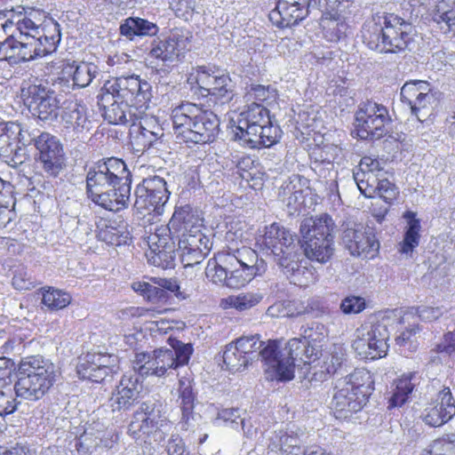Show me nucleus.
<instances>
[{"mask_svg":"<svg viewBox=\"0 0 455 455\" xmlns=\"http://www.w3.org/2000/svg\"><path fill=\"white\" fill-rule=\"evenodd\" d=\"M132 174L116 157L99 162L87 173L86 188L92 200L102 208L118 212L128 206Z\"/></svg>","mask_w":455,"mask_h":455,"instance_id":"obj_1","label":"nucleus"},{"mask_svg":"<svg viewBox=\"0 0 455 455\" xmlns=\"http://www.w3.org/2000/svg\"><path fill=\"white\" fill-rule=\"evenodd\" d=\"M412 25L394 13H386L367 22L363 30V43L379 53L404 52L411 38Z\"/></svg>","mask_w":455,"mask_h":455,"instance_id":"obj_2","label":"nucleus"},{"mask_svg":"<svg viewBox=\"0 0 455 455\" xmlns=\"http://www.w3.org/2000/svg\"><path fill=\"white\" fill-rule=\"evenodd\" d=\"M374 380L364 368H356L353 372L336 381L331 409L336 419H346L361 411L374 390Z\"/></svg>","mask_w":455,"mask_h":455,"instance_id":"obj_3","label":"nucleus"},{"mask_svg":"<svg viewBox=\"0 0 455 455\" xmlns=\"http://www.w3.org/2000/svg\"><path fill=\"white\" fill-rule=\"evenodd\" d=\"M235 343L250 363L260 357L277 380L292 379L291 361L285 356L291 353L298 355L299 341L290 339L285 347L280 349L279 341L268 340L265 344L258 336L251 335L236 339Z\"/></svg>","mask_w":455,"mask_h":455,"instance_id":"obj_4","label":"nucleus"},{"mask_svg":"<svg viewBox=\"0 0 455 455\" xmlns=\"http://www.w3.org/2000/svg\"><path fill=\"white\" fill-rule=\"evenodd\" d=\"M168 341L171 348L161 347L152 353L136 354L132 367L140 378L164 377L188 363L193 352L191 344H184L176 339Z\"/></svg>","mask_w":455,"mask_h":455,"instance_id":"obj_5","label":"nucleus"},{"mask_svg":"<svg viewBox=\"0 0 455 455\" xmlns=\"http://www.w3.org/2000/svg\"><path fill=\"white\" fill-rule=\"evenodd\" d=\"M44 17V12L28 8L20 25V37L27 39L33 60L53 52L60 41V25L51 20L42 27Z\"/></svg>","mask_w":455,"mask_h":455,"instance_id":"obj_6","label":"nucleus"},{"mask_svg":"<svg viewBox=\"0 0 455 455\" xmlns=\"http://www.w3.org/2000/svg\"><path fill=\"white\" fill-rule=\"evenodd\" d=\"M263 245L280 267L294 272L299 270L296 235L277 223L266 228Z\"/></svg>","mask_w":455,"mask_h":455,"instance_id":"obj_7","label":"nucleus"},{"mask_svg":"<svg viewBox=\"0 0 455 455\" xmlns=\"http://www.w3.org/2000/svg\"><path fill=\"white\" fill-rule=\"evenodd\" d=\"M20 97L34 117L45 123L58 119L61 96L47 84L25 83L21 87Z\"/></svg>","mask_w":455,"mask_h":455,"instance_id":"obj_8","label":"nucleus"},{"mask_svg":"<svg viewBox=\"0 0 455 455\" xmlns=\"http://www.w3.org/2000/svg\"><path fill=\"white\" fill-rule=\"evenodd\" d=\"M388 339L387 320L372 317L356 330L353 347L362 358L375 360L387 355Z\"/></svg>","mask_w":455,"mask_h":455,"instance_id":"obj_9","label":"nucleus"},{"mask_svg":"<svg viewBox=\"0 0 455 455\" xmlns=\"http://www.w3.org/2000/svg\"><path fill=\"white\" fill-rule=\"evenodd\" d=\"M220 261L230 266L231 280L229 284L233 289L244 286L256 275L266 270L263 259L259 260L257 252L250 247L243 246L235 250H229L227 253L219 255Z\"/></svg>","mask_w":455,"mask_h":455,"instance_id":"obj_10","label":"nucleus"},{"mask_svg":"<svg viewBox=\"0 0 455 455\" xmlns=\"http://www.w3.org/2000/svg\"><path fill=\"white\" fill-rule=\"evenodd\" d=\"M401 100L406 103L413 116L423 122L432 115L436 104L435 93L430 84L423 80L406 82L401 88Z\"/></svg>","mask_w":455,"mask_h":455,"instance_id":"obj_11","label":"nucleus"},{"mask_svg":"<svg viewBox=\"0 0 455 455\" xmlns=\"http://www.w3.org/2000/svg\"><path fill=\"white\" fill-rule=\"evenodd\" d=\"M110 88L115 97L130 102L135 110H140V113L148 110L152 99L151 85L138 76L119 77Z\"/></svg>","mask_w":455,"mask_h":455,"instance_id":"obj_12","label":"nucleus"},{"mask_svg":"<svg viewBox=\"0 0 455 455\" xmlns=\"http://www.w3.org/2000/svg\"><path fill=\"white\" fill-rule=\"evenodd\" d=\"M196 82L202 95H211L221 100L230 101L234 96V86L228 74L216 68L201 66L196 69Z\"/></svg>","mask_w":455,"mask_h":455,"instance_id":"obj_13","label":"nucleus"},{"mask_svg":"<svg viewBox=\"0 0 455 455\" xmlns=\"http://www.w3.org/2000/svg\"><path fill=\"white\" fill-rule=\"evenodd\" d=\"M165 180L159 176L144 179L135 189V207L139 211L158 212L169 199Z\"/></svg>","mask_w":455,"mask_h":455,"instance_id":"obj_14","label":"nucleus"},{"mask_svg":"<svg viewBox=\"0 0 455 455\" xmlns=\"http://www.w3.org/2000/svg\"><path fill=\"white\" fill-rule=\"evenodd\" d=\"M177 253L184 267L201 263L212 249V242L202 230L177 235Z\"/></svg>","mask_w":455,"mask_h":455,"instance_id":"obj_15","label":"nucleus"},{"mask_svg":"<svg viewBox=\"0 0 455 455\" xmlns=\"http://www.w3.org/2000/svg\"><path fill=\"white\" fill-rule=\"evenodd\" d=\"M141 378L132 370L123 375L109 398V406L113 411H129L139 402L142 391Z\"/></svg>","mask_w":455,"mask_h":455,"instance_id":"obj_16","label":"nucleus"},{"mask_svg":"<svg viewBox=\"0 0 455 455\" xmlns=\"http://www.w3.org/2000/svg\"><path fill=\"white\" fill-rule=\"evenodd\" d=\"M454 416V397L450 387H443L435 399L426 404L420 417L427 425L437 427L450 421Z\"/></svg>","mask_w":455,"mask_h":455,"instance_id":"obj_17","label":"nucleus"},{"mask_svg":"<svg viewBox=\"0 0 455 455\" xmlns=\"http://www.w3.org/2000/svg\"><path fill=\"white\" fill-rule=\"evenodd\" d=\"M310 8H314L312 0H278L268 16L276 27L288 28L306 19Z\"/></svg>","mask_w":455,"mask_h":455,"instance_id":"obj_18","label":"nucleus"},{"mask_svg":"<svg viewBox=\"0 0 455 455\" xmlns=\"http://www.w3.org/2000/svg\"><path fill=\"white\" fill-rule=\"evenodd\" d=\"M268 110L262 104L251 102L246 111L243 112L246 121L247 129L241 125L233 124L228 127V133L230 140H243V142H255L251 134L257 132L259 128L261 132L266 124L269 122Z\"/></svg>","mask_w":455,"mask_h":455,"instance_id":"obj_19","label":"nucleus"},{"mask_svg":"<svg viewBox=\"0 0 455 455\" xmlns=\"http://www.w3.org/2000/svg\"><path fill=\"white\" fill-rule=\"evenodd\" d=\"M334 222L327 214L319 217L304 219L299 227L302 236V243H309L310 241H316L317 244L322 242H331L334 247Z\"/></svg>","mask_w":455,"mask_h":455,"instance_id":"obj_20","label":"nucleus"},{"mask_svg":"<svg viewBox=\"0 0 455 455\" xmlns=\"http://www.w3.org/2000/svg\"><path fill=\"white\" fill-rule=\"evenodd\" d=\"M160 410L155 402H143L134 412L128 434L135 439L148 435L158 423Z\"/></svg>","mask_w":455,"mask_h":455,"instance_id":"obj_21","label":"nucleus"},{"mask_svg":"<svg viewBox=\"0 0 455 455\" xmlns=\"http://www.w3.org/2000/svg\"><path fill=\"white\" fill-rule=\"evenodd\" d=\"M57 378L51 377H25L18 376L14 385L15 394L28 401H38L42 399L56 382Z\"/></svg>","mask_w":455,"mask_h":455,"instance_id":"obj_22","label":"nucleus"},{"mask_svg":"<svg viewBox=\"0 0 455 455\" xmlns=\"http://www.w3.org/2000/svg\"><path fill=\"white\" fill-rule=\"evenodd\" d=\"M184 39H180L178 33H172L166 39L154 40L151 44V49L148 52V60L153 65V60H160L164 63L172 62L182 49L185 48Z\"/></svg>","mask_w":455,"mask_h":455,"instance_id":"obj_23","label":"nucleus"},{"mask_svg":"<svg viewBox=\"0 0 455 455\" xmlns=\"http://www.w3.org/2000/svg\"><path fill=\"white\" fill-rule=\"evenodd\" d=\"M171 231L177 236L185 233L199 231L203 226V218L197 209L189 204L176 207L169 221Z\"/></svg>","mask_w":455,"mask_h":455,"instance_id":"obj_24","label":"nucleus"},{"mask_svg":"<svg viewBox=\"0 0 455 455\" xmlns=\"http://www.w3.org/2000/svg\"><path fill=\"white\" fill-rule=\"evenodd\" d=\"M33 60L27 39L20 37V32L16 31L0 45V60H8L10 63L18 64Z\"/></svg>","mask_w":455,"mask_h":455,"instance_id":"obj_25","label":"nucleus"},{"mask_svg":"<svg viewBox=\"0 0 455 455\" xmlns=\"http://www.w3.org/2000/svg\"><path fill=\"white\" fill-rule=\"evenodd\" d=\"M198 112V108L192 104H183L172 110V126L177 139L181 138L183 142L188 140V137H193L195 116Z\"/></svg>","mask_w":455,"mask_h":455,"instance_id":"obj_26","label":"nucleus"},{"mask_svg":"<svg viewBox=\"0 0 455 455\" xmlns=\"http://www.w3.org/2000/svg\"><path fill=\"white\" fill-rule=\"evenodd\" d=\"M193 137H188L185 142H212L214 132L219 126V119L212 112H203L198 108L195 116Z\"/></svg>","mask_w":455,"mask_h":455,"instance_id":"obj_27","label":"nucleus"},{"mask_svg":"<svg viewBox=\"0 0 455 455\" xmlns=\"http://www.w3.org/2000/svg\"><path fill=\"white\" fill-rule=\"evenodd\" d=\"M57 378L58 370L54 363L42 355H31L23 358L20 364L17 376Z\"/></svg>","mask_w":455,"mask_h":455,"instance_id":"obj_28","label":"nucleus"},{"mask_svg":"<svg viewBox=\"0 0 455 455\" xmlns=\"http://www.w3.org/2000/svg\"><path fill=\"white\" fill-rule=\"evenodd\" d=\"M39 151V159L50 175L57 176L65 164V155L61 144H35Z\"/></svg>","mask_w":455,"mask_h":455,"instance_id":"obj_29","label":"nucleus"},{"mask_svg":"<svg viewBox=\"0 0 455 455\" xmlns=\"http://www.w3.org/2000/svg\"><path fill=\"white\" fill-rule=\"evenodd\" d=\"M387 110L383 105H379L373 101H367L360 108L355 114L354 130L351 134L354 138L367 140L368 132H366L365 123L367 120L372 119L375 116H381V115L387 114Z\"/></svg>","mask_w":455,"mask_h":455,"instance_id":"obj_30","label":"nucleus"},{"mask_svg":"<svg viewBox=\"0 0 455 455\" xmlns=\"http://www.w3.org/2000/svg\"><path fill=\"white\" fill-rule=\"evenodd\" d=\"M420 376L417 371L404 372L395 380V389L389 398V405L392 407L402 406L409 398L414 387L419 384Z\"/></svg>","mask_w":455,"mask_h":455,"instance_id":"obj_31","label":"nucleus"},{"mask_svg":"<svg viewBox=\"0 0 455 455\" xmlns=\"http://www.w3.org/2000/svg\"><path fill=\"white\" fill-rule=\"evenodd\" d=\"M345 355L344 347L334 345L330 352L325 355L320 368L318 370L315 368L311 379L315 381L326 380L329 376L334 374L341 367Z\"/></svg>","mask_w":455,"mask_h":455,"instance_id":"obj_32","label":"nucleus"},{"mask_svg":"<svg viewBox=\"0 0 455 455\" xmlns=\"http://www.w3.org/2000/svg\"><path fill=\"white\" fill-rule=\"evenodd\" d=\"M320 26L324 38L329 42H339L346 36L347 24L339 12L322 14Z\"/></svg>","mask_w":455,"mask_h":455,"instance_id":"obj_33","label":"nucleus"},{"mask_svg":"<svg viewBox=\"0 0 455 455\" xmlns=\"http://www.w3.org/2000/svg\"><path fill=\"white\" fill-rule=\"evenodd\" d=\"M31 134L24 131L17 123H0V142H22L29 140L30 142H50L52 137L49 133H41L37 138H30Z\"/></svg>","mask_w":455,"mask_h":455,"instance_id":"obj_34","label":"nucleus"},{"mask_svg":"<svg viewBox=\"0 0 455 455\" xmlns=\"http://www.w3.org/2000/svg\"><path fill=\"white\" fill-rule=\"evenodd\" d=\"M98 239L108 244L120 246L126 244L131 240L130 232L124 224L104 222L98 226Z\"/></svg>","mask_w":455,"mask_h":455,"instance_id":"obj_35","label":"nucleus"},{"mask_svg":"<svg viewBox=\"0 0 455 455\" xmlns=\"http://www.w3.org/2000/svg\"><path fill=\"white\" fill-rule=\"evenodd\" d=\"M177 239L178 236L171 231V225L169 223L167 226L156 228L155 233L148 236V243L152 251L161 257L162 254L172 251Z\"/></svg>","mask_w":455,"mask_h":455,"instance_id":"obj_36","label":"nucleus"},{"mask_svg":"<svg viewBox=\"0 0 455 455\" xmlns=\"http://www.w3.org/2000/svg\"><path fill=\"white\" fill-rule=\"evenodd\" d=\"M403 218L407 220V226L404 232V237L400 244V252L409 254L419 245L421 229L419 220L416 218V213L407 211L403 213Z\"/></svg>","mask_w":455,"mask_h":455,"instance_id":"obj_37","label":"nucleus"},{"mask_svg":"<svg viewBox=\"0 0 455 455\" xmlns=\"http://www.w3.org/2000/svg\"><path fill=\"white\" fill-rule=\"evenodd\" d=\"M90 357L91 355H87L84 362L76 366V373L82 379L100 383L112 373V369L102 363L91 362Z\"/></svg>","mask_w":455,"mask_h":455,"instance_id":"obj_38","label":"nucleus"},{"mask_svg":"<svg viewBox=\"0 0 455 455\" xmlns=\"http://www.w3.org/2000/svg\"><path fill=\"white\" fill-rule=\"evenodd\" d=\"M121 103H114L107 112L110 123L114 124H134L135 121L140 119L145 113L140 110H135L129 102L121 100Z\"/></svg>","mask_w":455,"mask_h":455,"instance_id":"obj_39","label":"nucleus"},{"mask_svg":"<svg viewBox=\"0 0 455 455\" xmlns=\"http://www.w3.org/2000/svg\"><path fill=\"white\" fill-rule=\"evenodd\" d=\"M158 28L155 23L140 18H128L120 26V32L123 36L132 38L134 36H155Z\"/></svg>","mask_w":455,"mask_h":455,"instance_id":"obj_40","label":"nucleus"},{"mask_svg":"<svg viewBox=\"0 0 455 455\" xmlns=\"http://www.w3.org/2000/svg\"><path fill=\"white\" fill-rule=\"evenodd\" d=\"M261 299L262 296L259 293L243 292L222 299L220 306L223 309L235 308L238 311H245L258 305Z\"/></svg>","mask_w":455,"mask_h":455,"instance_id":"obj_41","label":"nucleus"},{"mask_svg":"<svg viewBox=\"0 0 455 455\" xmlns=\"http://www.w3.org/2000/svg\"><path fill=\"white\" fill-rule=\"evenodd\" d=\"M244 100L246 103L258 102L267 106L275 103L278 98L277 91L270 85L251 84L245 88Z\"/></svg>","mask_w":455,"mask_h":455,"instance_id":"obj_42","label":"nucleus"},{"mask_svg":"<svg viewBox=\"0 0 455 455\" xmlns=\"http://www.w3.org/2000/svg\"><path fill=\"white\" fill-rule=\"evenodd\" d=\"M269 448L272 451H280L287 454H295V450H299V438L294 435L288 434L287 431H275L269 437Z\"/></svg>","mask_w":455,"mask_h":455,"instance_id":"obj_43","label":"nucleus"},{"mask_svg":"<svg viewBox=\"0 0 455 455\" xmlns=\"http://www.w3.org/2000/svg\"><path fill=\"white\" fill-rule=\"evenodd\" d=\"M71 295L66 291L52 287L42 289V303L49 310L55 311L65 308L71 302Z\"/></svg>","mask_w":455,"mask_h":455,"instance_id":"obj_44","label":"nucleus"},{"mask_svg":"<svg viewBox=\"0 0 455 455\" xmlns=\"http://www.w3.org/2000/svg\"><path fill=\"white\" fill-rule=\"evenodd\" d=\"M301 247L304 249V253L308 259L319 263L329 261L334 252V247L328 241H323L321 244H317L316 241H310L309 243H302Z\"/></svg>","mask_w":455,"mask_h":455,"instance_id":"obj_45","label":"nucleus"},{"mask_svg":"<svg viewBox=\"0 0 455 455\" xmlns=\"http://www.w3.org/2000/svg\"><path fill=\"white\" fill-rule=\"evenodd\" d=\"M230 269V266L224 265L220 260L218 261L216 258H213L207 263L205 275L213 283L233 288V286L229 284V281L231 280Z\"/></svg>","mask_w":455,"mask_h":455,"instance_id":"obj_46","label":"nucleus"},{"mask_svg":"<svg viewBox=\"0 0 455 455\" xmlns=\"http://www.w3.org/2000/svg\"><path fill=\"white\" fill-rule=\"evenodd\" d=\"M223 362L230 371L243 370L251 363L244 354L240 352V348L235 341L226 346L223 353Z\"/></svg>","mask_w":455,"mask_h":455,"instance_id":"obj_47","label":"nucleus"},{"mask_svg":"<svg viewBox=\"0 0 455 455\" xmlns=\"http://www.w3.org/2000/svg\"><path fill=\"white\" fill-rule=\"evenodd\" d=\"M179 386L180 409L182 413V420L188 424L190 419L194 418V402L195 395L193 393L192 386L188 380L180 379Z\"/></svg>","mask_w":455,"mask_h":455,"instance_id":"obj_48","label":"nucleus"},{"mask_svg":"<svg viewBox=\"0 0 455 455\" xmlns=\"http://www.w3.org/2000/svg\"><path fill=\"white\" fill-rule=\"evenodd\" d=\"M362 233L363 235H360L356 242V244H358V253H352L351 255L372 259L379 251V243L371 228L363 227Z\"/></svg>","mask_w":455,"mask_h":455,"instance_id":"obj_49","label":"nucleus"},{"mask_svg":"<svg viewBox=\"0 0 455 455\" xmlns=\"http://www.w3.org/2000/svg\"><path fill=\"white\" fill-rule=\"evenodd\" d=\"M421 455H455V434H447L434 440Z\"/></svg>","mask_w":455,"mask_h":455,"instance_id":"obj_50","label":"nucleus"},{"mask_svg":"<svg viewBox=\"0 0 455 455\" xmlns=\"http://www.w3.org/2000/svg\"><path fill=\"white\" fill-rule=\"evenodd\" d=\"M98 67L91 62H80L73 71L74 85L84 88L88 86L98 74Z\"/></svg>","mask_w":455,"mask_h":455,"instance_id":"obj_51","label":"nucleus"},{"mask_svg":"<svg viewBox=\"0 0 455 455\" xmlns=\"http://www.w3.org/2000/svg\"><path fill=\"white\" fill-rule=\"evenodd\" d=\"M292 339H296L299 341V353L298 355L295 353L288 354L285 357L291 361V371H292V379L294 378V369L297 362L307 363L306 359H310L313 356H317L319 352L320 346L318 344L314 343H307L302 341L301 339L293 338Z\"/></svg>","mask_w":455,"mask_h":455,"instance_id":"obj_52","label":"nucleus"},{"mask_svg":"<svg viewBox=\"0 0 455 455\" xmlns=\"http://www.w3.org/2000/svg\"><path fill=\"white\" fill-rule=\"evenodd\" d=\"M302 341L319 344L327 337V329L319 322H310L300 327Z\"/></svg>","mask_w":455,"mask_h":455,"instance_id":"obj_53","label":"nucleus"},{"mask_svg":"<svg viewBox=\"0 0 455 455\" xmlns=\"http://www.w3.org/2000/svg\"><path fill=\"white\" fill-rule=\"evenodd\" d=\"M435 20L439 24L444 23L447 30L455 35V0H442Z\"/></svg>","mask_w":455,"mask_h":455,"instance_id":"obj_54","label":"nucleus"},{"mask_svg":"<svg viewBox=\"0 0 455 455\" xmlns=\"http://www.w3.org/2000/svg\"><path fill=\"white\" fill-rule=\"evenodd\" d=\"M363 226L361 224H353L351 227L347 224L344 228L341 235L342 243L352 253H358V244H356L360 235H363Z\"/></svg>","mask_w":455,"mask_h":455,"instance_id":"obj_55","label":"nucleus"},{"mask_svg":"<svg viewBox=\"0 0 455 455\" xmlns=\"http://www.w3.org/2000/svg\"><path fill=\"white\" fill-rule=\"evenodd\" d=\"M170 8L174 12L175 15L185 20H190L195 12L196 0H168Z\"/></svg>","mask_w":455,"mask_h":455,"instance_id":"obj_56","label":"nucleus"},{"mask_svg":"<svg viewBox=\"0 0 455 455\" xmlns=\"http://www.w3.org/2000/svg\"><path fill=\"white\" fill-rule=\"evenodd\" d=\"M388 114L381 115V116H375L372 119L367 120L365 123V126L370 127V124H372V129L368 130L366 128V132L369 133L367 140H380L386 132L385 124L387 121Z\"/></svg>","mask_w":455,"mask_h":455,"instance_id":"obj_57","label":"nucleus"},{"mask_svg":"<svg viewBox=\"0 0 455 455\" xmlns=\"http://www.w3.org/2000/svg\"><path fill=\"white\" fill-rule=\"evenodd\" d=\"M314 8L318 9L322 14L339 12L347 6L346 4L350 0H312Z\"/></svg>","mask_w":455,"mask_h":455,"instance_id":"obj_58","label":"nucleus"},{"mask_svg":"<svg viewBox=\"0 0 455 455\" xmlns=\"http://www.w3.org/2000/svg\"><path fill=\"white\" fill-rule=\"evenodd\" d=\"M387 204H391L398 195V191L395 184L390 182L388 180H381L379 181L378 186L373 189Z\"/></svg>","mask_w":455,"mask_h":455,"instance_id":"obj_59","label":"nucleus"},{"mask_svg":"<svg viewBox=\"0 0 455 455\" xmlns=\"http://www.w3.org/2000/svg\"><path fill=\"white\" fill-rule=\"evenodd\" d=\"M36 279L25 268L17 269L12 277V285L20 291H28L35 287Z\"/></svg>","mask_w":455,"mask_h":455,"instance_id":"obj_60","label":"nucleus"},{"mask_svg":"<svg viewBox=\"0 0 455 455\" xmlns=\"http://www.w3.org/2000/svg\"><path fill=\"white\" fill-rule=\"evenodd\" d=\"M365 308V299L358 296H347L342 299L340 309L344 314H358Z\"/></svg>","mask_w":455,"mask_h":455,"instance_id":"obj_61","label":"nucleus"},{"mask_svg":"<svg viewBox=\"0 0 455 455\" xmlns=\"http://www.w3.org/2000/svg\"><path fill=\"white\" fill-rule=\"evenodd\" d=\"M14 371L15 366L12 360L0 357V387H5L12 383Z\"/></svg>","mask_w":455,"mask_h":455,"instance_id":"obj_62","label":"nucleus"},{"mask_svg":"<svg viewBox=\"0 0 455 455\" xmlns=\"http://www.w3.org/2000/svg\"><path fill=\"white\" fill-rule=\"evenodd\" d=\"M17 408V403L12 394V389L6 390L0 388V416L12 413Z\"/></svg>","mask_w":455,"mask_h":455,"instance_id":"obj_63","label":"nucleus"},{"mask_svg":"<svg viewBox=\"0 0 455 455\" xmlns=\"http://www.w3.org/2000/svg\"><path fill=\"white\" fill-rule=\"evenodd\" d=\"M416 312L420 319L431 322L441 317L445 310L442 307L419 306Z\"/></svg>","mask_w":455,"mask_h":455,"instance_id":"obj_64","label":"nucleus"}]
</instances>
